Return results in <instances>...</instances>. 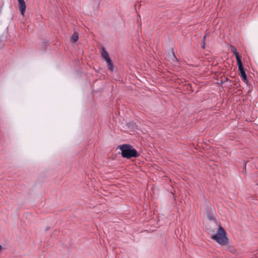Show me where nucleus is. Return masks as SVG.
<instances>
[{"mask_svg": "<svg viewBox=\"0 0 258 258\" xmlns=\"http://www.w3.org/2000/svg\"><path fill=\"white\" fill-rule=\"evenodd\" d=\"M118 149L121 151V156L124 158L130 159L132 157H138L139 156L137 150L130 145H120L118 147Z\"/></svg>", "mask_w": 258, "mask_h": 258, "instance_id": "f257e3e1", "label": "nucleus"}, {"mask_svg": "<svg viewBox=\"0 0 258 258\" xmlns=\"http://www.w3.org/2000/svg\"><path fill=\"white\" fill-rule=\"evenodd\" d=\"M212 238L221 245H226L228 242L226 232L221 226L219 227L216 234L212 235Z\"/></svg>", "mask_w": 258, "mask_h": 258, "instance_id": "f03ea898", "label": "nucleus"}, {"mask_svg": "<svg viewBox=\"0 0 258 258\" xmlns=\"http://www.w3.org/2000/svg\"><path fill=\"white\" fill-rule=\"evenodd\" d=\"M238 66V70L239 71V75L241 77L242 80L245 82H247V76L245 73L244 69L243 68L242 61L237 62Z\"/></svg>", "mask_w": 258, "mask_h": 258, "instance_id": "7ed1b4c3", "label": "nucleus"}, {"mask_svg": "<svg viewBox=\"0 0 258 258\" xmlns=\"http://www.w3.org/2000/svg\"><path fill=\"white\" fill-rule=\"evenodd\" d=\"M18 2L21 14L24 16L26 8L25 2L24 0H18Z\"/></svg>", "mask_w": 258, "mask_h": 258, "instance_id": "20e7f679", "label": "nucleus"}, {"mask_svg": "<svg viewBox=\"0 0 258 258\" xmlns=\"http://www.w3.org/2000/svg\"><path fill=\"white\" fill-rule=\"evenodd\" d=\"M230 48H231V50L232 52L234 54V55L236 57L237 62L241 61V57L239 56L238 52H237V50H236V49L235 48V47L232 45H231Z\"/></svg>", "mask_w": 258, "mask_h": 258, "instance_id": "39448f33", "label": "nucleus"}, {"mask_svg": "<svg viewBox=\"0 0 258 258\" xmlns=\"http://www.w3.org/2000/svg\"><path fill=\"white\" fill-rule=\"evenodd\" d=\"M101 54L102 57L105 60L107 61L108 59H110L109 54L107 51L105 50V48L102 47L101 51Z\"/></svg>", "mask_w": 258, "mask_h": 258, "instance_id": "423d86ee", "label": "nucleus"}, {"mask_svg": "<svg viewBox=\"0 0 258 258\" xmlns=\"http://www.w3.org/2000/svg\"><path fill=\"white\" fill-rule=\"evenodd\" d=\"M106 62L108 66V69L111 72L113 71L114 69V66L111 59L109 60L108 59V60L106 61Z\"/></svg>", "mask_w": 258, "mask_h": 258, "instance_id": "0eeeda50", "label": "nucleus"}, {"mask_svg": "<svg viewBox=\"0 0 258 258\" xmlns=\"http://www.w3.org/2000/svg\"><path fill=\"white\" fill-rule=\"evenodd\" d=\"M78 39H79V35H78V33L74 32L71 38V41L74 43L76 42L78 40Z\"/></svg>", "mask_w": 258, "mask_h": 258, "instance_id": "6e6552de", "label": "nucleus"}, {"mask_svg": "<svg viewBox=\"0 0 258 258\" xmlns=\"http://www.w3.org/2000/svg\"><path fill=\"white\" fill-rule=\"evenodd\" d=\"M207 35H205L202 38V41L203 42V43H205V40H206V38L207 37Z\"/></svg>", "mask_w": 258, "mask_h": 258, "instance_id": "1a4fd4ad", "label": "nucleus"}, {"mask_svg": "<svg viewBox=\"0 0 258 258\" xmlns=\"http://www.w3.org/2000/svg\"><path fill=\"white\" fill-rule=\"evenodd\" d=\"M202 47L204 49L205 47V43H203V45L202 46Z\"/></svg>", "mask_w": 258, "mask_h": 258, "instance_id": "9d476101", "label": "nucleus"}, {"mask_svg": "<svg viewBox=\"0 0 258 258\" xmlns=\"http://www.w3.org/2000/svg\"><path fill=\"white\" fill-rule=\"evenodd\" d=\"M2 249V246L0 245V251Z\"/></svg>", "mask_w": 258, "mask_h": 258, "instance_id": "9b49d317", "label": "nucleus"}]
</instances>
